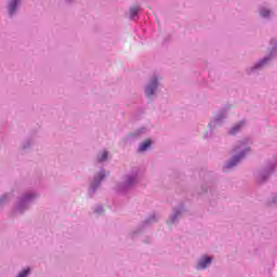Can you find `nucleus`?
I'll return each instance as SVG.
<instances>
[{"label": "nucleus", "mask_w": 277, "mask_h": 277, "mask_svg": "<svg viewBox=\"0 0 277 277\" xmlns=\"http://www.w3.org/2000/svg\"><path fill=\"white\" fill-rule=\"evenodd\" d=\"M269 15V10H262L261 11V16H263L264 18L267 17Z\"/></svg>", "instance_id": "nucleus-9"}, {"label": "nucleus", "mask_w": 277, "mask_h": 277, "mask_svg": "<svg viewBox=\"0 0 277 277\" xmlns=\"http://www.w3.org/2000/svg\"><path fill=\"white\" fill-rule=\"evenodd\" d=\"M150 144H153L150 138L145 140L138 147V153H144L145 150H148V148H150Z\"/></svg>", "instance_id": "nucleus-3"}, {"label": "nucleus", "mask_w": 277, "mask_h": 277, "mask_svg": "<svg viewBox=\"0 0 277 277\" xmlns=\"http://www.w3.org/2000/svg\"><path fill=\"white\" fill-rule=\"evenodd\" d=\"M207 265H209V256H205L198 263L197 269H207Z\"/></svg>", "instance_id": "nucleus-4"}, {"label": "nucleus", "mask_w": 277, "mask_h": 277, "mask_svg": "<svg viewBox=\"0 0 277 277\" xmlns=\"http://www.w3.org/2000/svg\"><path fill=\"white\" fill-rule=\"evenodd\" d=\"M107 151H103L102 156L97 158L98 161H107Z\"/></svg>", "instance_id": "nucleus-8"}, {"label": "nucleus", "mask_w": 277, "mask_h": 277, "mask_svg": "<svg viewBox=\"0 0 277 277\" xmlns=\"http://www.w3.org/2000/svg\"><path fill=\"white\" fill-rule=\"evenodd\" d=\"M241 127H243V123H239V124L235 126L234 128H232V130L229 131L230 135H235V133H237V131H239V129H241Z\"/></svg>", "instance_id": "nucleus-7"}, {"label": "nucleus", "mask_w": 277, "mask_h": 277, "mask_svg": "<svg viewBox=\"0 0 277 277\" xmlns=\"http://www.w3.org/2000/svg\"><path fill=\"white\" fill-rule=\"evenodd\" d=\"M240 150H248L246 145H240L237 149L236 153H240L239 156H235L228 163L227 168H235L237 166L238 161H241L243 159V151Z\"/></svg>", "instance_id": "nucleus-1"}, {"label": "nucleus", "mask_w": 277, "mask_h": 277, "mask_svg": "<svg viewBox=\"0 0 277 277\" xmlns=\"http://www.w3.org/2000/svg\"><path fill=\"white\" fill-rule=\"evenodd\" d=\"M265 62H267V58H264L263 61H261L259 66H263V64H265Z\"/></svg>", "instance_id": "nucleus-11"}, {"label": "nucleus", "mask_w": 277, "mask_h": 277, "mask_svg": "<svg viewBox=\"0 0 277 277\" xmlns=\"http://www.w3.org/2000/svg\"><path fill=\"white\" fill-rule=\"evenodd\" d=\"M16 5H18V0H11L9 3L10 8V15L14 14L16 12Z\"/></svg>", "instance_id": "nucleus-5"}, {"label": "nucleus", "mask_w": 277, "mask_h": 277, "mask_svg": "<svg viewBox=\"0 0 277 277\" xmlns=\"http://www.w3.org/2000/svg\"><path fill=\"white\" fill-rule=\"evenodd\" d=\"M155 90H157V79L156 78H154L151 80V82L149 83V85H147V88L145 90L146 96H153V94H155Z\"/></svg>", "instance_id": "nucleus-2"}, {"label": "nucleus", "mask_w": 277, "mask_h": 277, "mask_svg": "<svg viewBox=\"0 0 277 277\" xmlns=\"http://www.w3.org/2000/svg\"><path fill=\"white\" fill-rule=\"evenodd\" d=\"M209 263H211V259H209Z\"/></svg>", "instance_id": "nucleus-12"}, {"label": "nucleus", "mask_w": 277, "mask_h": 277, "mask_svg": "<svg viewBox=\"0 0 277 277\" xmlns=\"http://www.w3.org/2000/svg\"><path fill=\"white\" fill-rule=\"evenodd\" d=\"M98 179L100 181H103V179H105V175H103L102 173L98 174Z\"/></svg>", "instance_id": "nucleus-10"}, {"label": "nucleus", "mask_w": 277, "mask_h": 277, "mask_svg": "<svg viewBox=\"0 0 277 277\" xmlns=\"http://www.w3.org/2000/svg\"><path fill=\"white\" fill-rule=\"evenodd\" d=\"M137 12H140V9L137 6H133L130 9V16L131 18H135L137 16Z\"/></svg>", "instance_id": "nucleus-6"}]
</instances>
